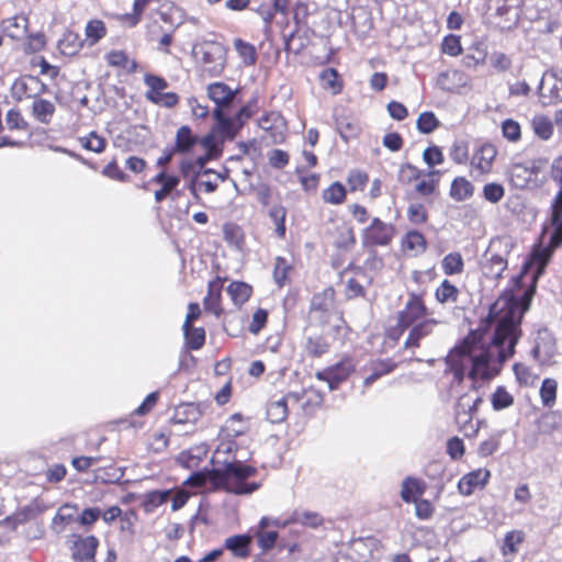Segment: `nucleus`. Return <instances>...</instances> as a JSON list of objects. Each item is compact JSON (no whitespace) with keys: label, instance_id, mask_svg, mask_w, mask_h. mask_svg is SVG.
Instances as JSON below:
<instances>
[{"label":"nucleus","instance_id":"4d7b16f0","mask_svg":"<svg viewBox=\"0 0 562 562\" xmlns=\"http://www.w3.org/2000/svg\"><path fill=\"white\" fill-rule=\"evenodd\" d=\"M289 270L290 266L288 265L286 260L278 257L274 263L273 279L280 286H282L286 280Z\"/></svg>","mask_w":562,"mask_h":562},{"label":"nucleus","instance_id":"49530a36","mask_svg":"<svg viewBox=\"0 0 562 562\" xmlns=\"http://www.w3.org/2000/svg\"><path fill=\"white\" fill-rule=\"evenodd\" d=\"M434 176L439 177L440 171L439 170L429 171L428 172L429 179H423L415 186V190L418 194H420L423 196H428L436 191L437 186H438V180H435L432 178Z\"/></svg>","mask_w":562,"mask_h":562},{"label":"nucleus","instance_id":"09e8293b","mask_svg":"<svg viewBox=\"0 0 562 562\" xmlns=\"http://www.w3.org/2000/svg\"><path fill=\"white\" fill-rule=\"evenodd\" d=\"M82 147L94 153H102L105 149V139L95 132H91L87 137L80 138Z\"/></svg>","mask_w":562,"mask_h":562},{"label":"nucleus","instance_id":"3c124183","mask_svg":"<svg viewBox=\"0 0 562 562\" xmlns=\"http://www.w3.org/2000/svg\"><path fill=\"white\" fill-rule=\"evenodd\" d=\"M293 521L307 527L316 528L323 522V518L314 512H295L293 515Z\"/></svg>","mask_w":562,"mask_h":562},{"label":"nucleus","instance_id":"2eb2a0df","mask_svg":"<svg viewBox=\"0 0 562 562\" xmlns=\"http://www.w3.org/2000/svg\"><path fill=\"white\" fill-rule=\"evenodd\" d=\"M237 90L231 89L224 82H213L207 86V97L216 104L215 109L226 111L233 103Z\"/></svg>","mask_w":562,"mask_h":562},{"label":"nucleus","instance_id":"9b49d317","mask_svg":"<svg viewBox=\"0 0 562 562\" xmlns=\"http://www.w3.org/2000/svg\"><path fill=\"white\" fill-rule=\"evenodd\" d=\"M539 100L544 106L562 101V78L553 72L544 74L539 85Z\"/></svg>","mask_w":562,"mask_h":562},{"label":"nucleus","instance_id":"603ef678","mask_svg":"<svg viewBox=\"0 0 562 562\" xmlns=\"http://www.w3.org/2000/svg\"><path fill=\"white\" fill-rule=\"evenodd\" d=\"M505 194V189L499 183H486L483 187V196L486 201L491 203L499 202Z\"/></svg>","mask_w":562,"mask_h":562},{"label":"nucleus","instance_id":"423d86ee","mask_svg":"<svg viewBox=\"0 0 562 562\" xmlns=\"http://www.w3.org/2000/svg\"><path fill=\"white\" fill-rule=\"evenodd\" d=\"M200 55L202 71L209 77H218L225 69L226 49L217 42H204L196 50Z\"/></svg>","mask_w":562,"mask_h":562},{"label":"nucleus","instance_id":"e433bc0d","mask_svg":"<svg viewBox=\"0 0 562 562\" xmlns=\"http://www.w3.org/2000/svg\"><path fill=\"white\" fill-rule=\"evenodd\" d=\"M85 33L86 41H88L90 46H93L105 36L106 27L103 21L91 20L87 23Z\"/></svg>","mask_w":562,"mask_h":562},{"label":"nucleus","instance_id":"13d9d810","mask_svg":"<svg viewBox=\"0 0 562 562\" xmlns=\"http://www.w3.org/2000/svg\"><path fill=\"white\" fill-rule=\"evenodd\" d=\"M442 52L450 56H458L462 52L460 37L456 35H448L442 42Z\"/></svg>","mask_w":562,"mask_h":562},{"label":"nucleus","instance_id":"052dcab7","mask_svg":"<svg viewBox=\"0 0 562 562\" xmlns=\"http://www.w3.org/2000/svg\"><path fill=\"white\" fill-rule=\"evenodd\" d=\"M5 122L10 130H25L27 123L18 110H9L5 115Z\"/></svg>","mask_w":562,"mask_h":562},{"label":"nucleus","instance_id":"680f3d73","mask_svg":"<svg viewBox=\"0 0 562 562\" xmlns=\"http://www.w3.org/2000/svg\"><path fill=\"white\" fill-rule=\"evenodd\" d=\"M407 216L411 222L420 224L426 222L427 215L423 204L420 203H412L407 209Z\"/></svg>","mask_w":562,"mask_h":562},{"label":"nucleus","instance_id":"0eeeda50","mask_svg":"<svg viewBox=\"0 0 562 562\" xmlns=\"http://www.w3.org/2000/svg\"><path fill=\"white\" fill-rule=\"evenodd\" d=\"M144 83L147 87L145 98L151 103L165 108H173L178 104L179 97L177 93L165 92V89L168 88V82L165 78L153 74H146L144 76Z\"/></svg>","mask_w":562,"mask_h":562},{"label":"nucleus","instance_id":"37998d69","mask_svg":"<svg viewBox=\"0 0 562 562\" xmlns=\"http://www.w3.org/2000/svg\"><path fill=\"white\" fill-rule=\"evenodd\" d=\"M403 246L406 249L415 251L416 254H420L426 249V239L424 235L417 231L408 232L404 239Z\"/></svg>","mask_w":562,"mask_h":562},{"label":"nucleus","instance_id":"393cba45","mask_svg":"<svg viewBox=\"0 0 562 562\" xmlns=\"http://www.w3.org/2000/svg\"><path fill=\"white\" fill-rule=\"evenodd\" d=\"M196 143L198 137L189 126L183 125L177 131L173 153H188Z\"/></svg>","mask_w":562,"mask_h":562},{"label":"nucleus","instance_id":"0e129e2a","mask_svg":"<svg viewBox=\"0 0 562 562\" xmlns=\"http://www.w3.org/2000/svg\"><path fill=\"white\" fill-rule=\"evenodd\" d=\"M258 538V544L262 550H269L272 549L277 542L278 539V532L277 531H259L257 533Z\"/></svg>","mask_w":562,"mask_h":562},{"label":"nucleus","instance_id":"4be33fe9","mask_svg":"<svg viewBox=\"0 0 562 562\" xmlns=\"http://www.w3.org/2000/svg\"><path fill=\"white\" fill-rule=\"evenodd\" d=\"M251 539L247 535H236L228 537L225 540V548L229 550L234 557L239 559H246L250 553Z\"/></svg>","mask_w":562,"mask_h":562},{"label":"nucleus","instance_id":"aec40b11","mask_svg":"<svg viewBox=\"0 0 562 562\" xmlns=\"http://www.w3.org/2000/svg\"><path fill=\"white\" fill-rule=\"evenodd\" d=\"M497 154L496 148L492 144L482 145L472 158V166L484 173L490 171L492 162Z\"/></svg>","mask_w":562,"mask_h":562},{"label":"nucleus","instance_id":"a211bd4d","mask_svg":"<svg viewBox=\"0 0 562 562\" xmlns=\"http://www.w3.org/2000/svg\"><path fill=\"white\" fill-rule=\"evenodd\" d=\"M491 476V473L486 469H477L472 471L464 476L458 483L459 492L462 495H471L476 487H483Z\"/></svg>","mask_w":562,"mask_h":562},{"label":"nucleus","instance_id":"f8f14e48","mask_svg":"<svg viewBox=\"0 0 562 562\" xmlns=\"http://www.w3.org/2000/svg\"><path fill=\"white\" fill-rule=\"evenodd\" d=\"M45 86L37 77L26 76L18 78L11 86V95L14 100L21 101L31 98L44 90Z\"/></svg>","mask_w":562,"mask_h":562},{"label":"nucleus","instance_id":"79ce46f5","mask_svg":"<svg viewBox=\"0 0 562 562\" xmlns=\"http://www.w3.org/2000/svg\"><path fill=\"white\" fill-rule=\"evenodd\" d=\"M234 47L238 53L239 57L243 59L244 64L247 66L255 65L257 60L256 48L252 44L247 43L240 38H236L234 41Z\"/></svg>","mask_w":562,"mask_h":562},{"label":"nucleus","instance_id":"39448f33","mask_svg":"<svg viewBox=\"0 0 562 562\" xmlns=\"http://www.w3.org/2000/svg\"><path fill=\"white\" fill-rule=\"evenodd\" d=\"M548 235V245L535 251L533 259L538 265V273H541L549 261L552 251L562 245V206L552 205L550 227L544 229Z\"/></svg>","mask_w":562,"mask_h":562},{"label":"nucleus","instance_id":"5fc2aeb1","mask_svg":"<svg viewBox=\"0 0 562 562\" xmlns=\"http://www.w3.org/2000/svg\"><path fill=\"white\" fill-rule=\"evenodd\" d=\"M499 448V435L492 436L488 439L482 441L477 448V454L480 457L486 458L496 452Z\"/></svg>","mask_w":562,"mask_h":562},{"label":"nucleus","instance_id":"f3484780","mask_svg":"<svg viewBox=\"0 0 562 562\" xmlns=\"http://www.w3.org/2000/svg\"><path fill=\"white\" fill-rule=\"evenodd\" d=\"M258 125L261 130L270 133L272 143L277 144L284 140V123L282 116L279 113L270 112L262 115L258 121Z\"/></svg>","mask_w":562,"mask_h":562},{"label":"nucleus","instance_id":"4c0bfd02","mask_svg":"<svg viewBox=\"0 0 562 562\" xmlns=\"http://www.w3.org/2000/svg\"><path fill=\"white\" fill-rule=\"evenodd\" d=\"M491 404L493 409L498 412L510 407L514 404V396L504 386L499 385L491 395Z\"/></svg>","mask_w":562,"mask_h":562},{"label":"nucleus","instance_id":"ea45409f","mask_svg":"<svg viewBox=\"0 0 562 562\" xmlns=\"http://www.w3.org/2000/svg\"><path fill=\"white\" fill-rule=\"evenodd\" d=\"M524 538L525 535L521 530H512L507 532L503 541L502 553L504 555L517 553Z\"/></svg>","mask_w":562,"mask_h":562},{"label":"nucleus","instance_id":"ddd939ff","mask_svg":"<svg viewBox=\"0 0 562 562\" xmlns=\"http://www.w3.org/2000/svg\"><path fill=\"white\" fill-rule=\"evenodd\" d=\"M213 116L216 121L213 132L222 140L233 139L241 128L240 123H237L234 117L228 116L223 109H214Z\"/></svg>","mask_w":562,"mask_h":562},{"label":"nucleus","instance_id":"c03bdc74","mask_svg":"<svg viewBox=\"0 0 562 562\" xmlns=\"http://www.w3.org/2000/svg\"><path fill=\"white\" fill-rule=\"evenodd\" d=\"M416 125L420 133L429 134L439 126V121L432 112L426 111L419 114Z\"/></svg>","mask_w":562,"mask_h":562},{"label":"nucleus","instance_id":"bb28decb","mask_svg":"<svg viewBox=\"0 0 562 562\" xmlns=\"http://www.w3.org/2000/svg\"><path fill=\"white\" fill-rule=\"evenodd\" d=\"M171 496V490L151 491L144 495L142 506L146 513H153L157 507L165 504Z\"/></svg>","mask_w":562,"mask_h":562},{"label":"nucleus","instance_id":"a19ab883","mask_svg":"<svg viewBox=\"0 0 562 562\" xmlns=\"http://www.w3.org/2000/svg\"><path fill=\"white\" fill-rule=\"evenodd\" d=\"M269 217L276 225V233L280 238L285 237V217L286 209L281 204L273 205L269 211Z\"/></svg>","mask_w":562,"mask_h":562},{"label":"nucleus","instance_id":"4468645a","mask_svg":"<svg viewBox=\"0 0 562 562\" xmlns=\"http://www.w3.org/2000/svg\"><path fill=\"white\" fill-rule=\"evenodd\" d=\"M99 540L94 536L76 537L72 558L76 562H93Z\"/></svg>","mask_w":562,"mask_h":562},{"label":"nucleus","instance_id":"7c9ffc66","mask_svg":"<svg viewBox=\"0 0 562 562\" xmlns=\"http://www.w3.org/2000/svg\"><path fill=\"white\" fill-rule=\"evenodd\" d=\"M558 382L554 379L547 378L540 386V398L544 407L552 408L557 402Z\"/></svg>","mask_w":562,"mask_h":562},{"label":"nucleus","instance_id":"a18cd8bd","mask_svg":"<svg viewBox=\"0 0 562 562\" xmlns=\"http://www.w3.org/2000/svg\"><path fill=\"white\" fill-rule=\"evenodd\" d=\"M532 128L535 134L543 140L549 139L553 133V125L546 116H536L532 120Z\"/></svg>","mask_w":562,"mask_h":562},{"label":"nucleus","instance_id":"473e14b6","mask_svg":"<svg viewBox=\"0 0 562 562\" xmlns=\"http://www.w3.org/2000/svg\"><path fill=\"white\" fill-rule=\"evenodd\" d=\"M199 415L200 413L194 404H181L176 408L172 422L175 424H194Z\"/></svg>","mask_w":562,"mask_h":562},{"label":"nucleus","instance_id":"f704fd0d","mask_svg":"<svg viewBox=\"0 0 562 562\" xmlns=\"http://www.w3.org/2000/svg\"><path fill=\"white\" fill-rule=\"evenodd\" d=\"M346 194L347 191L345 187L340 182L336 181L323 191L322 198L325 203L339 205L346 200Z\"/></svg>","mask_w":562,"mask_h":562},{"label":"nucleus","instance_id":"2f4dec72","mask_svg":"<svg viewBox=\"0 0 562 562\" xmlns=\"http://www.w3.org/2000/svg\"><path fill=\"white\" fill-rule=\"evenodd\" d=\"M226 291L234 304L240 306L248 301L252 289L245 282H232Z\"/></svg>","mask_w":562,"mask_h":562},{"label":"nucleus","instance_id":"bf43d9fd","mask_svg":"<svg viewBox=\"0 0 562 562\" xmlns=\"http://www.w3.org/2000/svg\"><path fill=\"white\" fill-rule=\"evenodd\" d=\"M368 182V176L364 172L351 171L347 178L350 191L363 190Z\"/></svg>","mask_w":562,"mask_h":562},{"label":"nucleus","instance_id":"6e6552de","mask_svg":"<svg viewBox=\"0 0 562 562\" xmlns=\"http://www.w3.org/2000/svg\"><path fill=\"white\" fill-rule=\"evenodd\" d=\"M395 233L396 231L393 224L385 223L379 217H374L370 225L362 231V244L367 247L389 246Z\"/></svg>","mask_w":562,"mask_h":562},{"label":"nucleus","instance_id":"de8ad7c7","mask_svg":"<svg viewBox=\"0 0 562 562\" xmlns=\"http://www.w3.org/2000/svg\"><path fill=\"white\" fill-rule=\"evenodd\" d=\"M502 134L508 142L517 143L521 137L519 123L512 119H506L502 123Z\"/></svg>","mask_w":562,"mask_h":562},{"label":"nucleus","instance_id":"69168bd1","mask_svg":"<svg viewBox=\"0 0 562 562\" xmlns=\"http://www.w3.org/2000/svg\"><path fill=\"white\" fill-rule=\"evenodd\" d=\"M223 232H224L225 239L228 243L239 246V244L243 241V235H241L240 228L237 225L226 224V225H224Z\"/></svg>","mask_w":562,"mask_h":562},{"label":"nucleus","instance_id":"58836bf2","mask_svg":"<svg viewBox=\"0 0 562 562\" xmlns=\"http://www.w3.org/2000/svg\"><path fill=\"white\" fill-rule=\"evenodd\" d=\"M187 346L192 350H199L205 342V330L202 327H182Z\"/></svg>","mask_w":562,"mask_h":562},{"label":"nucleus","instance_id":"c756f323","mask_svg":"<svg viewBox=\"0 0 562 562\" xmlns=\"http://www.w3.org/2000/svg\"><path fill=\"white\" fill-rule=\"evenodd\" d=\"M473 184L463 177L456 178L450 188V195L456 201H464L473 194Z\"/></svg>","mask_w":562,"mask_h":562},{"label":"nucleus","instance_id":"f257e3e1","mask_svg":"<svg viewBox=\"0 0 562 562\" xmlns=\"http://www.w3.org/2000/svg\"><path fill=\"white\" fill-rule=\"evenodd\" d=\"M531 291L518 299L510 294L499 296L490 307L488 314L477 329L472 331L463 345L447 356V363L454 375L462 380L495 376L502 364L515 352L521 336L520 323L529 308Z\"/></svg>","mask_w":562,"mask_h":562},{"label":"nucleus","instance_id":"5701e85b","mask_svg":"<svg viewBox=\"0 0 562 562\" xmlns=\"http://www.w3.org/2000/svg\"><path fill=\"white\" fill-rule=\"evenodd\" d=\"M77 510L75 505L65 504L63 505L52 521V528L56 533H61L66 530V527L74 521V516Z\"/></svg>","mask_w":562,"mask_h":562},{"label":"nucleus","instance_id":"6ab92c4d","mask_svg":"<svg viewBox=\"0 0 562 562\" xmlns=\"http://www.w3.org/2000/svg\"><path fill=\"white\" fill-rule=\"evenodd\" d=\"M29 19L23 15H15L2 21L3 32L12 40L24 38L27 32Z\"/></svg>","mask_w":562,"mask_h":562},{"label":"nucleus","instance_id":"b1692460","mask_svg":"<svg viewBox=\"0 0 562 562\" xmlns=\"http://www.w3.org/2000/svg\"><path fill=\"white\" fill-rule=\"evenodd\" d=\"M291 394L271 401L267 406V417L272 424L283 422L288 416V401Z\"/></svg>","mask_w":562,"mask_h":562},{"label":"nucleus","instance_id":"72a5a7b5","mask_svg":"<svg viewBox=\"0 0 562 562\" xmlns=\"http://www.w3.org/2000/svg\"><path fill=\"white\" fill-rule=\"evenodd\" d=\"M441 268L445 274H460L464 268V261L460 252H450L441 261Z\"/></svg>","mask_w":562,"mask_h":562},{"label":"nucleus","instance_id":"dca6fc26","mask_svg":"<svg viewBox=\"0 0 562 562\" xmlns=\"http://www.w3.org/2000/svg\"><path fill=\"white\" fill-rule=\"evenodd\" d=\"M439 324L437 319L426 318L413 326H411V330L408 336L404 342L405 348H418L420 346V341L432 334L434 328Z\"/></svg>","mask_w":562,"mask_h":562},{"label":"nucleus","instance_id":"cd10ccee","mask_svg":"<svg viewBox=\"0 0 562 562\" xmlns=\"http://www.w3.org/2000/svg\"><path fill=\"white\" fill-rule=\"evenodd\" d=\"M82 47V40L75 32H66L58 42V49L65 56L76 55Z\"/></svg>","mask_w":562,"mask_h":562},{"label":"nucleus","instance_id":"6e6d98bb","mask_svg":"<svg viewBox=\"0 0 562 562\" xmlns=\"http://www.w3.org/2000/svg\"><path fill=\"white\" fill-rule=\"evenodd\" d=\"M423 159L429 167H434L443 162V154L439 147L429 146L424 150Z\"/></svg>","mask_w":562,"mask_h":562},{"label":"nucleus","instance_id":"412c9836","mask_svg":"<svg viewBox=\"0 0 562 562\" xmlns=\"http://www.w3.org/2000/svg\"><path fill=\"white\" fill-rule=\"evenodd\" d=\"M396 368V363L391 359L373 360L369 364L370 374L366 376L363 384L366 387L370 386L381 376L391 373Z\"/></svg>","mask_w":562,"mask_h":562},{"label":"nucleus","instance_id":"8fccbe9b","mask_svg":"<svg viewBox=\"0 0 562 562\" xmlns=\"http://www.w3.org/2000/svg\"><path fill=\"white\" fill-rule=\"evenodd\" d=\"M220 288L216 283H210L209 284V292L207 295L204 297V307L212 312L217 314L218 307H220Z\"/></svg>","mask_w":562,"mask_h":562},{"label":"nucleus","instance_id":"9d476101","mask_svg":"<svg viewBox=\"0 0 562 562\" xmlns=\"http://www.w3.org/2000/svg\"><path fill=\"white\" fill-rule=\"evenodd\" d=\"M355 370L352 359L345 358L340 362L316 372V378L328 383L329 390L334 391L345 381Z\"/></svg>","mask_w":562,"mask_h":562},{"label":"nucleus","instance_id":"c9c22d12","mask_svg":"<svg viewBox=\"0 0 562 562\" xmlns=\"http://www.w3.org/2000/svg\"><path fill=\"white\" fill-rule=\"evenodd\" d=\"M436 300L441 303H456L459 296V290L449 280H443L435 292Z\"/></svg>","mask_w":562,"mask_h":562},{"label":"nucleus","instance_id":"774afa93","mask_svg":"<svg viewBox=\"0 0 562 562\" xmlns=\"http://www.w3.org/2000/svg\"><path fill=\"white\" fill-rule=\"evenodd\" d=\"M337 71L333 68L325 69L321 75V79L323 80L325 87L333 89L334 93L340 91V85L337 83Z\"/></svg>","mask_w":562,"mask_h":562},{"label":"nucleus","instance_id":"20e7f679","mask_svg":"<svg viewBox=\"0 0 562 562\" xmlns=\"http://www.w3.org/2000/svg\"><path fill=\"white\" fill-rule=\"evenodd\" d=\"M482 402V397L472 391L461 395L456 404V422L467 437H473L479 431V425L473 423V416Z\"/></svg>","mask_w":562,"mask_h":562},{"label":"nucleus","instance_id":"7ed1b4c3","mask_svg":"<svg viewBox=\"0 0 562 562\" xmlns=\"http://www.w3.org/2000/svg\"><path fill=\"white\" fill-rule=\"evenodd\" d=\"M509 241L506 239H493L481 260V269L485 277L498 279L507 268V255Z\"/></svg>","mask_w":562,"mask_h":562},{"label":"nucleus","instance_id":"a878e982","mask_svg":"<svg viewBox=\"0 0 562 562\" xmlns=\"http://www.w3.org/2000/svg\"><path fill=\"white\" fill-rule=\"evenodd\" d=\"M424 484L414 477H406L402 482L401 497L405 503H413L424 493Z\"/></svg>","mask_w":562,"mask_h":562},{"label":"nucleus","instance_id":"864d4df0","mask_svg":"<svg viewBox=\"0 0 562 562\" xmlns=\"http://www.w3.org/2000/svg\"><path fill=\"white\" fill-rule=\"evenodd\" d=\"M306 351L314 357H321L328 351V345L321 337H310L306 341Z\"/></svg>","mask_w":562,"mask_h":562},{"label":"nucleus","instance_id":"338daca9","mask_svg":"<svg viewBox=\"0 0 562 562\" xmlns=\"http://www.w3.org/2000/svg\"><path fill=\"white\" fill-rule=\"evenodd\" d=\"M268 313L266 310L259 308L252 315V321L249 325V330L252 334H258L267 322Z\"/></svg>","mask_w":562,"mask_h":562},{"label":"nucleus","instance_id":"c85d7f7f","mask_svg":"<svg viewBox=\"0 0 562 562\" xmlns=\"http://www.w3.org/2000/svg\"><path fill=\"white\" fill-rule=\"evenodd\" d=\"M32 113L38 122L48 124L55 113V105L48 100L37 99L33 102Z\"/></svg>","mask_w":562,"mask_h":562},{"label":"nucleus","instance_id":"f03ea898","mask_svg":"<svg viewBox=\"0 0 562 562\" xmlns=\"http://www.w3.org/2000/svg\"><path fill=\"white\" fill-rule=\"evenodd\" d=\"M231 450L232 445L225 443L215 451L212 462L214 465H222V468L194 472L187 479L186 483L195 487H202L206 483H211L215 488H224L237 495L251 494L257 491L260 486L258 483L245 482L256 473L254 467L244 464L241 461H228L221 458L223 453L231 452Z\"/></svg>","mask_w":562,"mask_h":562},{"label":"nucleus","instance_id":"e2e57ef3","mask_svg":"<svg viewBox=\"0 0 562 562\" xmlns=\"http://www.w3.org/2000/svg\"><path fill=\"white\" fill-rule=\"evenodd\" d=\"M447 453L453 460L460 459L464 454L463 441L458 437H452L447 442Z\"/></svg>","mask_w":562,"mask_h":562},{"label":"nucleus","instance_id":"1a4fd4ad","mask_svg":"<svg viewBox=\"0 0 562 562\" xmlns=\"http://www.w3.org/2000/svg\"><path fill=\"white\" fill-rule=\"evenodd\" d=\"M428 310L422 296L411 293L404 308L398 312L397 326L403 331L406 328L426 319Z\"/></svg>","mask_w":562,"mask_h":562}]
</instances>
